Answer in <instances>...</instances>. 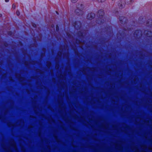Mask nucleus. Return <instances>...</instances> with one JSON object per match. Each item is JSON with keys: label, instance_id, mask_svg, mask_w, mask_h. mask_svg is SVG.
<instances>
[{"label": "nucleus", "instance_id": "1", "mask_svg": "<svg viewBox=\"0 0 152 152\" xmlns=\"http://www.w3.org/2000/svg\"><path fill=\"white\" fill-rule=\"evenodd\" d=\"M84 5L82 4H78L77 6V9L75 10V12L79 14H82Z\"/></svg>", "mask_w": 152, "mask_h": 152}, {"label": "nucleus", "instance_id": "2", "mask_svg": "<svg viewBox=\"0 0 152 152\" xmlns=\"http://www.w3.org/2000/svg\"><path fill=\"white\" fill-rule=\"evenodd\" d=\"M95 16V14L94 13H92L88 14L87 18L88 19L91 20Z\"/></svg>", "mask_w": 152, "mask_h": 152}, {"label": "nucleus", "instance_id": "3", "mask_svg": "<svg viewBox=\"0 0 152 152\" xmlns=\"http://www.w3.org/2000/svg\"><path fill=\"white\" fill-rule=\"evenodd\" d=\"M98 14L99 16H102L104 14V12L102 10H101L98 11Z\"/></svg>", "mask_w": 152, "mask_h": 152}, {"label": "nucleus", "instance_id": "4", "mask_svg": "<svg viewBox=\"0 0 152 152\" xmlns=\"http://www.w3.org/2000/svg\"><path fill=\"white\" fill-rule=\"evenodd\" d=\"M12 145L15 148V150H17V148L16 145V144L15 142L13 141L12 142Z\"/></svg>", "mask_w": 152, "mask_h": 152}, {"label": "nucleus", "instance_id": "5", "mask_svg": "<svg viewBox=\"0 0 152 152\" xmlns=\"http://www.w3.org/2000/svg\"><path fill=\"white\" fill-rule=\"evenodd\" d=\"M51 63L49 61H48L47 62V66L48 68H49L51 66Z\"/></svg>", "mask_w": 152, "mask_h": 152}, {"label": "nucleus", "instance_id": "6", "mask_svg": "<svg viewBox=\"0 0 152 152\" xmlns=\"http://www.w3.org/2000/svg\"><path fill=\"white\" fill-rule=\"evenodd\" d=\"M78 0H71V2L72 3H75Z\"/></svg>", "mask_w": 152, "mask_h": 152}, {"label": "nucleus", "instance_id": "7", "mask_svg": "<svg viewBox=\"0 0 152 152\" xmlns=\"http://www.w3.org/2000/svg\"><path fill=\"white\" fill-rule=\"evenodd\" d=\"M15 7H16L15 5L14 4H13L12 5V8L13 9H14L15 8Z\"/></svg>", "mask_w": 152, "mask_h": 152}, {"label": "nucleus", "instance_id": "8", "mask_svg": "<svg viewBox=\"0 0 152 152\" xmlns=\"http://www.w3.org/2000/svg\"><path fill=\"white\" fill-rule=\"evenodd\" d=\"M16 13L17 15H19L20 14L19 12L18 11H17Z\"/></svg>", "mask_w": 152, "mask_h": 152}, {"label": "nucleus", "instance_id": "9", "mask_svg": "<svg viewBox=\"0 0 152 152\" xmlns=\"http://www.w3.org/2000/svg\"><path fill=\"white\" fill-rule=\"evenodd\" d=\"M98 1L100 2H102L104 1L105 0H98Z\"/></svg>", "mask_w": 152, "mask_h": 152}, {"label": "nucleus", "instance_id": "10", "mask_svg": "<svg viewBox=\"0 0 152 152\" xmlns=\"http://www.w3.org/2000/svg\"><path fill=\"white\" fill-rule=\"evenodd\" d=\"M58 55H60V56H61V53H60L59 52H58Z\"/></svg>", "mask_w": 152, "mask_h": 152}, {"label": "nucleus", "instance_id": "11", "mask_svg": "<svg viewBox=\"0 0 152 152\" xmlns=\"http://www.w3.org/2000/svg\"><path fill=\"white\" fill-rule=\"evenodd\" d=\"M5 1L6 2H7L9 1V0H5Z\"/></svg>", "mask_w": 152, "mask_h": 152}, {"label": "nucleus", "instance_id": "12", "mask_svg": "<svg viewBox=\"0 0 152 152\" xmlns=\"http://www.w3.org/2000/svg\"><path fill=\"white\" fill-rule=\"evenodd\" d=\"M33 27H35L36 26V25L35 24H33Z\"/></svg>", "mask_w": 152, "mask_h": 152}, {"label": "nucleus", "instance_id": "13", "mask_svg": "<svg viewBox=\"0 0 152 152\" xmlns=\"http://www.w3.org/2000/svg\"><path fill=\"white\" fill-rule=\"evenodd\" d=\"M58 27L57 26L56 27V29L57 30H58Z\"/></svg>", "mask_w": 152, "mask_h": 152}, {"label": "nucleus", "instance_id": "14", "mask_svg": "<svg viewBox=\"0 0 152 152\" xmlns=\"http://www.w3.org/2000/svg\"><path fill=\"white\" fill-rule=\"evenodd\" d=\"M56 68H58V66L57 65H56Z\"/></svg>", "mask_w": 152, "mask_h": 152}, {"label": "nucleus", "instance_id": "15", "mask_svg": "<svg viewBox=\"0 0 152 152\" xmlns=\"http://www.w3.org/2000/svg\"><path fill=\"white\" fill-rule=\"evenodd\" d=\"M79 42L78 41V40H76V42L77 43H78Z\"/></svg>", "mask_w": 152, "mask_h": 152}, {"label": "nucleus", "instance_id": "16", "mask_svg": "<svg viewBox=\"0 0 152 152\" xmlns=\"http://www.w3.org/2000/svg\"><path fill=\"white\" fill-rule=\"evenodd\" d=\"M136 150L138 151V149L137 148H136Z\"/></svg>", "mask_w": 152, "mask_h": 152}, {"label": "nucleus", "instance_id": "17", "mask_svg": "<svg viewBox=\"0 0 152 152\" xmlns=\"http://www.w3.org/2000/svg\"><path fill=\"white\" fill-rule=\"evenodd\" d=\"M121 6H122V4H121Z\"/></svg>", "mask_w": 152, "mask_h": 152}, {"label": "nucleus", "instance_id": "18", "mask_svg": "<svg viewBox=\"0 0 152 152\" xmlns=\"http://www.w3.org/2000/svg\"><path fill=\"white\" fill-rule=\"evenodd\" d=\"M74 26H75V27H76V25H75Z\"/></svg>", "mask_w": 152, "mask_h": 152}, {"label": "nucleus", "instance_id": "19", "mask_svg": "<svg viewBox=\"0 0 152 152\" xmlns=\"http://www.w3.org/2000/svg\"><path fill=\"white\" fill-rule=\"evenodd\" d=\"M8 125H9V126H10V125L9 124H8Z\"/></svg>", "mask_w": 152, "mask_h": 152}]
</instances>
